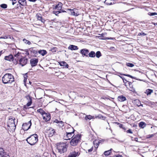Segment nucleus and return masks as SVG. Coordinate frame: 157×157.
I'll return each instance as SVG.
<instances>
[{"instance_id": "nucleus-1", "label": "nucleus", "mask_w": 157, "mask_h": 157, "mask_svg": "<svg viewBox=\"0 0 157 157\" xmlns=\"http://www.w3.org/2000/svg\"><path fill=\"white\" fill-rule=\"evenodd\" d=\"M2 82L4 84H11L14 82L15 78L10 73H6L2 78Z\"/></svg>"}, {"instance_id": "nucleus-2", "label": "nucleus", "mask_w": 157, "mask_h": 157, "mask_svg": "<svg viewBox=\"0 0 157 157\" xmlns=\"http://www.w3.org/2000/svg\"><path fill=\"white\" fill-rule=\"evenodd\" d=\"M26 140L31 145H33L38 141V136L36 134H33L27 138L26 139Z\"/></svg>"}, {"instance_id": "nucleus-3", "label": "nucleus", "mask_w": 157, "mask_h": 157, "mask_svg": "<svg viewBox=\"0 0 157 157\" xmlns=\"http://www.w3.org/2000/svg\"><path fill=\"white\" fill-rule=\"evenodd\" d=\"M81 137V135L74 134L73 138L70 141V144L73 147L77 146L80 142Z\"/></svg>"}, {"instance_id": "nucleus-4", "label": "nucleus", "mask_w": 157, "mask_h": 157, "mask_svg": "<svg viewBox=\"0 0 157 157\" xmlns=\"http://www.w3.org/2000/svg\"><path fill=\"white\" fill-rule=\"evenodd\" d=\"M57 148L60 154H62L67 151L68 145L66 144L62 143L57 144L56 145Z\"/></svg>"}, {"instance_id": "nucleus-5", "label": "nucleus", "mask_w": 157, "mask_h": 157, "mask_svg": "<svg viewBox=\"0 0 157 157\" xmlns=\"http://www.w3.org/2000/svg\"><path fill=\"white\" fill-rule=\"evenodd\" d=\"M71 129H72L71 132H66V136H64V139L65 140H70L71 138H73L75 130L73 128H71Z\"/></svg>"}, {"instance_id": "nucleus-6", "label": "nucleus", "mask_w": 157, "mask_h": 157, "mask_svg": "<svg viewBox=\"0 0 157 157\" xmlns=\"http://www.w3.org/2000/svg\"><path fill=\"white\" fill-rule=\"evenodd\" d=\"M32 125L31 120L27 123H24L22 124L23 129L25 131H27L29 129Z\"/></svg>"}, {"instance_id": "nucleus-7", "label": "nucleus", "mask_w": 157, "mask_h": 157, "mask_svg": "<svg viewBox=\"0 0 157 157\" xmlns=\"http://www.w3.org/2000/svg\"><path fill=\"white\" fill-rule=\"evenodd\" d=\"M27 59L25 57H22L20 59H19L18 63H19L22 66H23L27 63Z\"/></svg>"}, {"instance_id": "nucleus-8", "label": "nucleus", "mask_w": 157, "mask_h": 157, "mask_svg": "<svg viewBox=\"0 0 157 157\" xmlns=\"http://www.w3.org/2000/svg\"><path fill=\"white\" fill-rule=\"evenodd\" d=\"M80 154V153L78 150H75L74 151L70 152L68 157H76L78 156Z\"/></svg>"}, {"instance_id": "nucleus-9", "label": "nucleus", "mask_w": 157, "mask_h": 157, "mask_svg": "<svg viewBox=\"0 0 157 157\" xmlns=\"http://www.w3.org/2000/svg\"><path fill=\"white\" fill-rule=\"evenodd\" d=\"M43 119L45 121L47 122L51 119L50 114L49 113H46L45 112L42 115Z\"/></svg>"}, {"instance_id": "nucleus-10", "label": "nucleus", "mask_w": 157, "mask_h": 157, "mask_svg": "<svg viewBox=\"0 0 157 157\" xmlns=\"http://www.w3.org/2000/svg\"><path fill=\"white\" fill-rule=\"evenodd\" d=\"M38 59L36 58H33L31 59L30 60V63L32 67L35 66L38 62Z\"/></svg>"}, {"instance_id": "nucleus-11", "label": "nucleus", "mask_w": 157, "mask_h": 157, "mask_svg": "<svg viewBox=\"0 0 157 157\" xmlns=\"http://www.w3.org/2000/svg\"><path fill=\"white\" fill-rule=\"evenodd\" d=\"M83 56H88V53L89 52V51L88 49L86 48L82 49L80 52Z\"/></svg>"}, {"instance_id": "nucleus-12", "label": "nucleus", "mask_w": 157, "mask_h": 157, "mask_svg": "<svg viewBox=\"0 0 157 157\" xmlns=\"http://www.w3.org/2000/svg\"><path fill=\"white\" fill-rule=\"evenodd\" d=\"M69 10L72 15L77 16L79 15L78 10L74 8L73 9H70Z\"/></svg>"}, {"instance_id": "nucleus-13", "label": "nucleus", "mask_w": 157, "mask_h": 157, "mask_svg": "<svg viewBox=\"0 0 157 157\" xmlns=\"http://www.w3.org/2000/svg\"><path fill=\"white\" fill-rule=\"evenodd\" d=\"M15 58L14 59L15 63H18L19 59H20L21 57V53L18 52L16 54L14 55Z\"/></svg>"}, {"instance_id": "nucleus-14", "label": "nucleus", "mask_w": 157, "mask_h": 157, "mask_svg": "<svg viewBox=\"0 0 157 157\" xmlns=\"http://www.w3.org/2000/svg\"><path fill=\"white\" fill-rule=\"evenodd\" d=\"M62 5V3L59 2L58 4L55 6H53V10L57 9L58 10H61Z\"/></svg>"}, {"instance_id": "nucleus-15", "label": "nucleus", "mask_w": 157, "mask_h": 157, "mask_svg": "<svg viewBox=\"0 0 157 157\" xmlns=\"http://www.w3.org/2000/svg\"><path fill=\"white\" fill-rule=\"evenodd\" d=\"M4 59L5 60L10 61H13L14 63H15L14 58L12 55H10L8 56H6Z\"/></svg>"}, {"instance_id": "nucleus-16", "label": "nucleus", "mask_w": 157, "mask_h": 157, "mask_svg": "<svg viewBox=\"0 0 157 157\" xmlns=\"http://www.w3.org/2000/svg\"><path fill=\"white\" fill-rule=\"evenodd\" d=\"M36 17L38 20L41 21L43 23H44L45 20L42 18L41 14L37 13L36 15Z\"/></svg>"}, {"instance_id": "nucleus-17", "label": "nucleus", "mask_w": 157, "mask_h": 157, "mask_svg": "<svg viewBox=\"0 0 157 157\" xmlns=\"http://www.w3.org/2000/svg\"><path fill=\"white\" fill-rule=\"evenodd\" d=\"M47 133L49 137H51L53 136L56 133V132L54 129H49Z\"/></svg>"}, {"instance_id": "nucleus-18", "label": "nucleus", "mask_w": 157, "mask_h": 157, "mask_svg": "<svg viewBox=\"0 0 157 157\" xmlns=\"http://www.w3.org/2000/svg\"><path fill=\"white\" fill-rule=\"evenodd\" d=\"M7 155L3 148L0 147V157H4L5 155Z\"/></svg>"}, {"instance_id": "nucleus-19", "label": "nucleus", "mask_w": 157, "mask_h": 157, "mask_svg": "<svg viewBox=\"0 0 157 157\" xmlns=\"http://www.w3.org/2000/svg\"><path fill=\"white\" fill-rule=\"evenodd\" d=\"M68 49L71 50H77L78 49V48L77 46L73 45H71L68 48Z\"/></svg>"}, {"instance_id": "nucleus-20", "label": "nucleus", "mask_w": 157, "mask_h": 157, "mask_svg": "<svg viewBox=\"0 0 157 157\" xmlns=\"http://www.w3.org/2000/svg\"><path fill=\"white\" fill-rule=\"evenodd\" d=\"M117 99L118 101L121 102L124 101L126 100L125 97L123 95H121L118 96Z\"/></svg>"}, {"instance_id": "nucleus-21", "label": "nucleus", "mask_w": 157, "mask_h": 157, "mask_svg": "<svg viewBox=\"0 0 157 157\" xmlns=\"http://www.w3.org/2000/svg\"><path fill=\"white\" fill-rule=\"evenodd\" d=\"M38 52L42 56H44L47 53V52L46 51L44 50H40L38 51Z\"/></svg>"}, {"instance_id": "nucleus-22", "label": "nucleus", "mask_w": 157, "mask_h": 157, "mask_svg": "<svg viewBox=\"0 0 157 157\" xmlns=\"http://www.w3.org/2000/svg\"><path fill=\"white\" fill-rule=\"evenodd\" d=\"M27 99H29V101L27 103L26 105L27 106H30L32 103V98L29 96H27L26 97Z\"/></svg>"}, {"instance_id": "nucleus-23", "label": "nucleus", "mask_w": 157, "mask_h": 157, "mask_svg": "<svg viewBox=\"0 0 157 157\" xmlns=\"http://www.w3.org/2000/svg\"><path fill=\"white\" fill-rule=\"evenodd\" d=\"M18 2L22 6H26V0H19Z\"/></svg>"}, {"instance_id": "nucleus-24", "label": "nucleus", "mask_w": 157, "mask_h": 157, "mask_svg": "<svg viewBox=\"0 0 157 157\" xmlns=\"http://www.w3.org/2000/svg\"><path fill=\"white\" fill-rule=\"evenodd\" d=\"M59 64L61 66H63L65 68H68V65L64 61L61 62L59 63Z\"/></svg>"}, {"instance_id": "nucleus-25", "label": "nucleus", "mask_w": 157, "mask_h": 157, "mask_svg": "<svg viewBox=\"0 0 157 157\" xmlns=\"http://www.w3.org/2000/svg\"><path fill=\"white\" fill-rule=\"evenodd\" d=\"M100 143V141L98 140H96L94 141V145L95 147L97 148Z\"/></svg>"}, {"instance_id": "nucleus-26", "label": "nucleus", "mask_w": 157, "mask_h": 157, "mask_svg": "<svg viewBox=\"0 0 157 157\" xmlns=\"http://www.w3.org/2000/svg\"><path fill=\"white\" fill-rule=\"evenodd\" d=\"M128 86L130 87V90L132 91H135V90L133 87L132 82L129 81H128ZM127 86H128V85H127Z\"/></svg>"}, {"instance_id": "nucleus-27", "label": "nucleus", "mask_w": 157, "mask_h": 157, "mask_svg": "<svg viewBox=\"0 0 157 157\" xmlns=\"http://www.w3.org/2000/svg\"><path fill=\"white\" fill-rule=\"evenodd\" d=\"M89 56L91 58H94L95 56V53L94 51H92L88 54Z\"/></svg>"}, {"instance_id": "nucleus-28", "label": "nucleus", "mask_w": 157, "mask_h": 157, "mask_svg": "<svg viewBox=\"0 0 157 157\" xmlns=\"http://www.w3.org/2000/svg\"><path fill=\"white\" fill-rule=\"evenodd\" d=\"M112 150V149L111 148L110 150H109L107 151H105L104 152V154L106 156H108L109 155H110L111 152V151Z\"/></svg>"}, {"instance_id": "nucleus-29", "label": "nucleus", "mask_w": 157, "mask_h": 157, "mask_svg": "<svg viewBox=\"0 0 157 157\" xmlns=\"http://www.w3.org/2000/svg\"><path fill=\"white\" fill-rule=\"evenodd\" d=\"M139 125L140 127L143 128L145 127L146 124L144 122H141L139 123Z\"/></svg>"}, {"instance_id": "nucleus-30", "label": "nucleus", "mask_w": 157, "mask_h": 157, "mask_svg": "<svg viewBox=\"0 0 157 157\" xmlns=\"http://www.w3.org/2000/svg\"><path fill=\"white\" fill-rule=\"evenodd\" d=\"M153 92V90H152L148 89L146 90L145 93L148 95L151 94V93Z\"/></svg>"}, {"instance_id": "nucleus-31", "label": "nucleus", "mask_w": 157, "mask_h": 157, "mask_svg": "<svg viewBox=\"0 0 157 157\" xmlns=\"http://www.w3.org/2000/svg\"><path fill=\"white\" fill-rule=\"evenodd\" d=\"M95 56L97 58H99L101 56V52L99 51H97L95 53Z\"/></svg>"}, {"instance_id": "nucleus-32", "label": "nucleus", "mask_w": 157, "mask_h": 157, "mask_svg": "<svg viewBox=\"0 0 157 157\" xmlns=\"http://www.w3.org/2000/svg\"><path fill=\"white\" fill-rule=\"evenodd\" d=\"M37 112L38 113H40L42 116L44 113H45V111L43 110L42 109L40 108L37 110Z\"/></svg>"}, {"instance_id": "nucleus-33", "label": "nucleus", "mask_w": 157, "mask_h": 157, "mask_svg": "<svg viewBox=\"0 0 157 157\" xmlns=\"http://www.w3.org/2000/svg\"><path fill=\"white\" fill-rule=\"evenodd\" d=\"M23 41L26 44L28 45H30L31 44V42L25 39H24L23 40Z\"/></svg>"}, {"instance_id": "nucleus-34", "label": "nucleus", "mask_w": 157, "mask_h": 157, "mask_svg": "<svg viewBox=\"0 0 157 157\" xmlns=\"http://www.w3.org/2000/svg\"><path fill=\"white\" fill-rule=\"evenodd\" d=\"M120 74L121 75H124V76H127L129 77H130V78H134V79H137L136 78V77H133V76H132V75H128V74Z\"/></svg>"}, {"instance_id": "nucleus-35", "label": "nucleus", "mask_w": 157, "mask_h": 157, "mask_svg": "<svg viewBox=\"0 0 157 157\" xmlns=\"http://www.w3.org/2000/svg\"><path fill=\"white\" fill-rule=\"evenodd\" d=\"M94 117H93L91 115H86L85 117V119L87 120V119L90 120L92 118H93Z\"/></svg>"}, {"instance_id": "nucleus-36", "label": "nucleus", "mask_w": 157, "mask_h": 157, "mask_svg": "<svg viewBox=\"0 0 157 157\" xmlns=\"http://www.w3.org/2000/svg\"><path fill=\"white\" fill-rule=\"evenodd\" d=\"M61 13V10H59V11L54 10L53 11V13L55 14L56 15H57L59 13Z\"/></svg>"}, {"instance_id": "nucleus-37", "label": "nucleus", "mask_w": 157, "mask_h": 157, "mask_svg": "<svg viewBox=\"0 0 157 157\" xmlns=\"http://www.w3.org/2000/svg\"><path fill=\"white\" fill-rule=\"evenodd\" d=\"M0 6L2 8L6 9L7 8V6L6 4H2L0 5Z\"/></svg>"}, {"instance_id": "nucleus-38", "label": "nucleus", "mask_w": 157, "mask_h": 157, "mask_svg": "<svg viewBox=\"0 0 157 157\" xmlns=\"http://www.w3.org/2000/svg\"><path fill=\"white\" fill-rule=\"evenodd\" d=\"M122 79L123 80L124 83V85L126 86L127 87V85L126 84V83L127 82H128V81L126 80L124 78H122Z\"/></svg>"}, {"instance_id": "nucleus-39", "label": "nucleus", "mask_w": 157, "mask_h": 157, "mask_svg": "<svg viewBox=\"0 0 157 157\" xmlns=\"http://www.w3.org/2000/svg\"><path fill=\"white\" fill-rule=\"evenodd\" d=\"M58 124V125L61 127L63 126L64 123L62 121H60L59 122V123Z\"/></svg>"}, {"instance_id": "nucleus-40", "label": "nucleus", "mask_w": 157, "mask_h": 157, "mask_svg": "<svg viewBox=\"0 0 157 157\" xmlns=\"http://www.w3.org/2000/svg\"><path fill=\"white\" fill-rule=\"evenodd\" d=\"M126 65L127 66L130 67H132L134 66V64L133 63H127Z\"/></svg>"}, {"instance_id": "nucleus-41", "label": "nucleus", "mask_w": 157, "mask_h": 157, "mask_svg": "<svg viewBox=\"0 0 157 157\" xmlns=\"http://www.w3.org/2000/svg\"><path fill=\"white\" fill-rule=\"evenodd\" d=\"M148 14L150 16H154L155 15H157V13L155 12H149L148 13Z\"/></svg>"}, {"instance_id": "nucleus-42", "label": "nucleus", "mask_w": 157, "mask_h": 157, "mask_svg": "<svg viewBox=\"0 0 157 157\" xmlns=\"http://www.w3.org/2000/svg\"><path fill=\"white\" fill-rule=\"evenodd\" d=\"M146 35V34L145 33H138V35L139 36H145Z\"/></svg>"}, {"instance_id": "nucleus-43", "label": "nucleus", "mask_w": 157, "mask_h": 157, "mask_svg": "<svg viewBox=\"0 0 157 157\" xmlns=\"http://www.w3.org/2000/svg\"><path fill=\"white\" fill-rule=\"evenodd\" d=\"M93 147H91L90 149L88 150V152L86 151V153H90V152H91L93 150Z\"/></svg>"}, {"instance_id": "nucleus-44", "label": "nucleus", "mask_w": 157, "mask_h": 157, "mask_svg": "<svg viewBox=\"0 0 157 157\" xmlns=\"http://www.w3.org/2000/svg\"><path fill=\"white\" fill-rule=\"evenodd\" d=\"M126 132L128 133H130L131 134H132L133 133L131 129H129L128 130H127Z\"/></svg>"}, {"instance_id": "nucleus-45", "label": "nucleus", "mask_w": 157, "mask_h": 157, "mask_svg": "<svg viewBox=\"0 0 157 157\" xmlns=\"http://www.w3.org/2000/svg\"><path fill=\"white\" fill-rule=\"evenodd\" d=\"M153 136H154V135L153 134L148 135L147 136V138H150L151 137H152Z\"/></svg>"}, {"instance_id": "nucleus-46", "label": "nucleus", "mask_w": 157, "mask_h": 157, "mask_svg": "<svg viewBox=\"0 0 157 157\" xmlns=\"http://www.w3.org/2000/svg\"><path fill=\"white\" fill-rule=\"evenodd\" d=\"M59 121H59L57 119H56L54 121V122L57 123V124H58L59 123Z\"/></svg>"}, {"instance_id": "nucleus-47", "label": "nucleus", "mask_w": 157, "mask_h": 157, "mask_svg": "<svg viewBox=\"0 0 157 157\" xmlns=\"http://www.w3.org/2000/svg\"><path fill=\"white\" fill-rule=\"evenodd\" d=\"M0 38H3V39H7L8 38V37L6 36H5L4 37H1Z\"/></svg>"}, {"instance_id": "nucleus-48", "label": "nucleus", "mask_w": 157, "mask_h": 157, "mask_svg": "<svg viewBox=\"0 0 157 157\" xmlns=\"http://www.w3.org/2000/svg\"><path fill=\"white\" fill-rule=\"evenodd\" d=\"M119 127L120 128H122V127H123V125L122 124H120L119 126Z\"/></svg>"}, {"instance_id": "nucleus-49", "label": "nucleus", "mask_w": 157, "mask_h": 157, "mask_svg": "<svg viewBox=\"0 0 157 157\" xmlns=\"http://www.w3.org/2000/svg\"><path fill=\"white\" fill-rule=\"evenodd\" d=\"M16 2L14 1H13L12 2V5H14V4L16 3Z\"/></svg>"}, {"instance_id": "nucleus-50", "label": "nucleus", "mask_w": 157, "mask_h": 157, "mask_svg": "<svg viewBox=\"0 0 157 157\" xmlns=\"http://www.w3.org/2000/svg\"><path fill=\"white\" fill-rule=\"evenodd\" d=\"M30 2H35L37 0H29Z\"/></svg>"}, {"instance_id": "nucleus-51", "label": "nucleus", "mask_w": 157, "mask_h": 157, "mask_svg": "<svg viewBox=\"0 0 157 157\" xmlns=\"http://www.w3.org/2000/svg\"><path fill=\"white\" fill-rule=\"evenodd\" d=\"M27 78L26 77H24V82H25L27 80Z\"/></svg>"}, {"instance_id": "nucleus-52", "label": "nucleus", "mask_w": 157, "mask_h": 157, "mask_svg": "<svg viewBox=\"0 0 157 157\" xmlns=\"http://www.w3.org/2000/svg\"><path fill=\"white\" fill-rule=\"evenodd\" d=\"M122 129H123L124 131H125L126 130L125 128L124 127H122Z\"/></svg>"}, {"instance_id": "nucleus-53", "label": "nucleus", "mask_w": 157, "mask_h": 157, "mask_svg": "<svg viewBox=\"0 0 157 157\" xmlns=\"http://www.w3.org/2000/svg\"><path fill=\"white\" fill-rule=\"evenodd\" d=\"M61 13L62 12H66V11L64 10H61Z\"/></svg>"}, {"instance_id": "nucleus-54", "label": "nucleus", "mask_w": 157, "mask_h": 157, "mask_svg": "<svg viewBox=\"0 0 157 157\" xmlns=\"http://www.w3.org/2000/svg\"><path fill=\"white\" fill-rule=\"evenodd\" d=\"M135 140L136 141H137V140H138V138H136L135 139Z\"/></svg>"}, {"instance_id": "nucleus-55", "label": "nucleus", "mask_w": 157, "mask_h": 157, "mask_svg": "<svg viewBox=\"0 0 157 157\" xmlns=\"http://www.w3.org/2000/svg\"><path fill=\"white\" fill-rule=\"evenodd\" d=\"M29 83L31 85V84L32 83V82H31L30 81H29Z\"/></svg>"}, {"instance_id": "nucleus-56", "label": "nucleus", "mask_w": 157, "mask_h": 157, "mask_svg": "<svg viewBox=\"0 0 157 157\" xmlns=\"http://www.w3.org/2000/svg\"><path fill=\"white\" fill-rule=\"evenodd\" d=\"M119 76L121 78H123V77H122L121 76H120V75H119Z\"/></svg>"}, {"instance_id": "nucleus-57", "label": "nucleus", "mask_w": 157, "mask_h": 157, "mask_svg": "<svg viewBox=\"0 0 157 157\" xmlns=\"http://www.w3.org/2000/svg\"><path fill=\"white\" fill-rule=\"evenodd\" d=\"M155 25H157V22L154 24Z\"/></svg>"}, {"instance_id": "nucleus-58", "label": "nucleus", "mask_w": 157, "mask_h": 157, "mask_svg": "<svg viewBox=\"0 0 157 157\" xmlns=\"http://www.w3.org/2000/svg\"><path fill=\"white\" fill-rule=\"evenodd\" d=\"M2 51H1V52H0V53H1V54L2 53Z\"/></svg>"}, {"instance_id": "nucleus-59", "label": "nucleus", "mask_w": 157, "mask_h": 157, "mask_svg": "<svg viewBox=\"0 0 157 157\" xmlns=\"http://www.w3.org/2000/svg\"><path fill=\"white\" fill-rule=\"evenodd\" d=\"M111 48H112V49H113V48H114V47H112Z\"/></svg>"}, {"instance_id": "nucleus-60", "label": "nucleus", "mask_w": 157, "mask_h": 157, "mask_svg": "<svg viewBox=\"0 0 157 157\" xmlns=\"http://www.w3.org/2000/svg\"><path fill=\"white\" fill-rule=\"evenodd\" d=\"M1 56V53H0V56Z\"/></svg>"}, {"instance_id": "nucleus-61", "label": "nucleus", "mask_w": 157, "mask_h": 157, "mask_svg": "<svg viewBox=\"0 0 157 157\" xmlns=\"http://www.w3.org/2000/svg\"><path fill=\"white\" fill-rule=\"evenodd\" d=\"M25 86H26V84H25Z\"/></svg>"}, {"instance_id": "nucleus-62", "label": "nucleus", "mask_w": 157, "mask_h": 157, "mask_svg": "<svg viewBox=\"0 0 157 157\" xmlns=\"http://www.w3.org/2000/svg\"><path fill=\"white\" fill-rule=\"evenodd\" d=\"M142 156L143 157H144V156H143V155H142Z\"/></svg>"}, {"instance_id": "nucleus-63", "label": "nucleus", "mask_w": 157, "mask_h": 157, "mask_svg": "<svg viewBox=\"0 0 157 157\" xmlns=\"http://www.w3.org/2000/svg\"><path fill=\"white\" fill-rule=\"evenodd\" d=\"M155 157H157V156H155Z\"/></svg>"}]
</instances>
